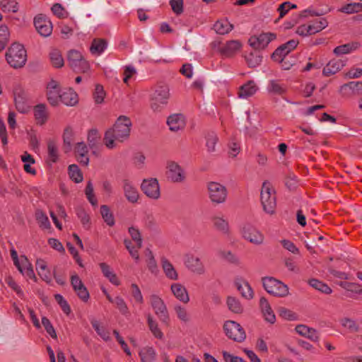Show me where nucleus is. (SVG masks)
Wrapping results in <instances>:
<instances>
[{"label":"nucleus","mask_w":362,"mask_h":362,"mask_svg":"<svg viewBox=\"0 0 362 362\" xmlns=\"http://www.w3.org/2000/svg\"><path fill=\"white\" fill-rule=\"evenodd\" d=\"M241 47L242 43L239 40H233L228 41L223 45H219L218 52L225 57H230L236 54Z\"/></svg>","instance_id":"nucleus-21"},{"label":"nucleus","mask_w":362,"mask_h":362,"mask_svg":"<svg viewBox=\"0 0 362 362\" xmlns=\"http://www.w3.org/2000/svg\"><path fill=\"white\" fill-rule=\"evenodd\" d=\"M47 111L45 105L39 104L34 107V116L38 124H43L47 119Z\"/></svg>","instance_id":"nucleus-32"},{"label":"nucleus","mask_w":362,"mask_h":362,"mask_svg":"<svg viewBox=\"0 0 362 362\" xmlns=\"http://www.w3.org/2000/svg\"><path fill=\"white\" fill-rule=\"evenodd\" d=\"M54 298H55L56 301L60 305L63 312L64 313H66V315H69L71 312V308H70V306L69 305L67 301L60 294H56Z\"/></svg>","instance_id":"nucleus-64"},{"label":"nucleus","mask_w":362,"mask_h":362,"mask_svg":"<svg viewBox=\"0 0 362 362\" xmlns=\"http://www.w3.org/2000/svg\"><path fill=\"white\" fill-rule=\"evenodd\" d=\"M345 66V61L339 59H333L323 69V74L329 76L338 72Z\"/></svg>","instance_id":"nucleus-26"},{"label":"nucleus","mask_w":362,"mask_h":362,"mask_svg":"<svg viewBox=\"0 0 362 362\" xmlns=\"http://www.w3.org/2000/svg\"><path fill=\"white\" fill-rule=\"evenodd\" d=\"M85 194L89 202L93 205H97V199L93 193V186L90 181H88L85 189Z\"/></svg>","instance_id":"nucleus-58"},{"label":"nucleus","mask_w":362,"mask_h":362,"mask_svg":"<svg viewBox=\"0 0 362 362\" xmlns=\"http://www.w3.org/2000/svg\"><path fill=\"white\" fill-rule=\"evenodd\" d=\"M6 59L8 64L14 68L23 67L27 61L26 50L18 43H13L6 53Z\"/></svg>","instance_id":"nucleus-3"},{"label":"nucleus","mask_w":362,"mask_h":362,"mask_svg":"<svg viewBox=\"0 0 362 362\" xmlns=\"http://www.w3.org/2000/svg\"><path fill=\"white\" fill-rule=\"evenodd\" d=\"M170 97V88L168 85L158 86L151 98V107L153 111L161 112L167 106Z\"/></svg>","instance_id":"nucleus-4"},{"label":"nucleus","mask_w":362,"mask_h":362,"mask_svg":"<svg viewBox=\"0 0 362 362\" xmlns=\"http://www.w3.org/2000/svg\"><path fill=\"white\" fill-rule=\"evenodd\" d=\"M161 265L163 272L166 277L170 280L176 281L178 279V274L174 266L166 258L161 259Z\"/></svg>","instance_id":"nucleus-28"},{"label":"nucleus","mask_w":362,"mask_h":362,"mask_svg":"<svg viewBox=\"0 0 362 362\" xmlns=\"http://www.w3.org/2000/svg\"><path fill=\"white\" fill-rule=\"evenodd\" d=\"M122 188L124 196L128 202L131 203L137 202L139 194L137 189L131 181L129 180H124L122 182Z\"/></svg>","instance_id":"nucleus-22"},{"label":"nucleus","mask_w":362,"mask_h":362,"mask_svg":"<svg viewBox=\"0 0 362 362\" xmlns=\"http://www.w3.org/2000/svg\"><path fill=\"white\" fill-rule=\"evenodd\" d=\"M147 323L149 329L151 330V333L156 338L159 339L163 338V334L161 332L160 329L158 327V322L153 318V317L151 315H148L147 316Z\"/></svg>","instance_id":"nucleus-40"},{"label":"nucleus","mask_w":362,"mask_h":362,"mask_svg":"<svg viewBox=\"0 0 362 362\" xmlns=\"http://www.w3.org/2000/svg\"><path fill=\"white\" fill-rule=\"evenodd\" d=\"M170 290L173 296L180 302L187 303L189 296L186 288L180 283H173L170 286Z\"/></svg>","instance_id":"nucleus-23"},{"label":"nucleus","mask_w":362,"mask_h":362,"mask_svg":"<svg viewBox=\"0 0 362 362\" xmlns=\"http://www.w3.org/2000/svg\"><path fill=\"white\" fill-rule=\"evenodd\" d=\"M212 223L215 228L223 233L228 235L230 233V226L228 221L223 216H214L212 218Z\"/></svg>","instance_id":"nucleus-29"},{"label":"nucleus","mask_w":362,"mask_h":362,"mask_svg":"<svg viewBox=\"0 0 362 362\" xmlns=\"http://www.w3.org/2000/svg\"><path fill=\"white\" fill-rule=\"evenodd\" d=\"M34 25L38 33L43 37H48L52 34V25L45 16L39 15L34 19Z\"/></svg>","instance_id":"nucleus-16"},{"label":"nucleus","mask_w":362,"mask_h":362,"mask_svg":"<svg viewBox=\"0 0 362 362\" xmlns=\"http://www.w3.org/2000/svg\"><path fill=\"white\" fill-rule=\"evenodd\" d=\"M258 90L257 83L254 80H249L239 87L238 97L240 99H247L255 95Z\"/></svg>","instance_id":"nucleus-19"},{"label":"nucleus","mask_w":362,"mask_h":362,"mask_svg":"<svg viewBox=\"0 0 362 362\" xmlns=\"http://www.w3.org/2000/svg\"><path fill=\"white\" fill-rule=\"evenodd\" d=\"M278 312L279 316L286 320L295 321L298 318L297 313L284 307L279 308Z\"/></svg>","instance_id":"nucleus-51"},{"label":"nucleus","mask_w":362,"mask_h":362,"mask_svg":"<svg viewBox=\"0 0 362 362\" xmlns=\"http://www.w3.org/2000/svg\"><path fill=\"white\" fill-rule=\"evenodd\" d=\"M241 234L245 240L255 245H260L264 243V235L255 227L250 224H245L243 226Z\"/></svg>","instance_id":"nucleus-11"},{"label":"nucleus","mask_w":362,"mask_h":362,"mask_svg":"<svg viewBox=\"0 0 362 362\" xmlns=\"http://www.w3.org/2000/svg\"><path fill=\"white\" fill-rule=\"evenodd\" d=\"M167 124L172 132H177L185 126V118L182 114H173L168 117Z\"/></svg>","instance_id":"nucleus-24"},{"label":"nucleus","mask_w":362,"mask_h":362,"mask_svg":"<svg viewBox=\"0 0 362 362\" xmlns=\"http://www.w3.org/2000/svg\"><path fill=\"white\" fill-rule=\"evenodd\" d=\"M141 191L148 198L157 200L160 197L158 181L156 178L144 179L141 185Z\"/></svg>","instance_id":"nucleus-10"},{"label":"nucleus","mask_w":362,"mask_h":362,"mask_svg":"<svg viewBox=\"0 0 362 362\" xmlns=\"http://www.w3.org/2000/svg\"><path fill=\"white\" fill-rule=\"evenodd\" d=\"M67 61L69 66L76 72L85 73L90 68L88 62L83 58L81 53L75 49L68 52Z\"/></svg>","instance_id":"nucleus-6"},{"label":"nucleus","mask_w":362,"mask_h":362,"mask_svg":"<svg viewBox=\"0 0 362 362\" xmlns=\"http://www.w3.org/2000/svg\"><path fill=\"white\" fill-rule=\"evenodd\" d=\"M174 310L177 318L183 322H188L190 320V316L185 308L180 305H175Z\"/></svg>","instance_id":"nucleus-49"},{"label":"nucleus","mask_w":362,"mask_h":362,"mask_svg":"<svg viewBox=\"0 0 362 362\" xmlns=\"http://www.w3.org/2000/svg\"><path fill=\"white\" fill-rule=\"evenodd\" d=\"M218 141L216 134L214 132L209 133L206 136V147L209 152H214Z\"/></svg>","instance_id":"nucleus-60"},{"label":"nucleus","mask_w":362,"mask_h":362,"mask_svg":"<svg viewBox=\"0 0 362 362\" xmlns=\"http://www.w3.org/2000/svg\"><path fill=\"white\" fill-rule=\"evenodd\" d=\"M310 33L314 35L322 30L328 25V22L326 18L317 19L309 24Z\"/></svg>","instance_id":"nucleus-41"},{"label":"nucleus","mask_w":362,"mask_h":362,"mask_svg":"<svg viewBox=\"0 0 362 362\" xmlns=\"http://www.w3.org/2000/svg\"><path fill=\"white\" fill-rule=\"evenodd\" d=\"M105 93L103 86L97 84L93 92V98L97 104H100L103 102Z\"/></svg>","instance_id":"nucleus-57"},{"label":"nucleus","mask_w":362,"mask_h":362,"mask_svg":"<svg viewBox=\"0 0 362 362\" xmlns=\"http://www.w3.org/2000/svg\"><path fill=\"white\" fill-rule=\"evenodd\" d=\"M116 308L123 315L129 314V308L124 300L121 296H116L114 298V303Z\"/></svg>","instance_id":"nucleus-55"},{"label":"nucleus","mask_w":362,"mask_h":362,"mask_svg":"<svg viewBox=\"0 0 362 362\" xmlns=\"http://www.w3.org/2000/svg\"><path fill=\"white\" fill-rule=\"evenodd\" d=\"M49 60L52 65L55 68H61L64 64L61 52L57 49H53L49 52Z\"/></svg>","instance_id":"nucleus-37"},{"label":"nucleus","mask_w":362,"mask_h":362,"mask_svg":"<svg viewBox=\"0 0 362 362\" xmlns=\"http://www.w3.org/2000/svg\"><path fill=\"white\" fill-rule=\"evenodd\" d=\"M262 281L267 293L279 297H284L288 294V286L281 281L273 277H264Z\"/></svg>","instance_id":"nucleus-5"},{"label":"nucleus","mask_w":362,"mask_h":362,"mask_svg":"<svg viewBox=\"0 0 362 362\" xmlns=\"http://www.w3.org/2000/svg\"><path fill=\"white\" fill-rule=\"evenodd\" d=\"M235 285L243 297L247 299H251L253 297V291L247 281L235 282Z\"/></svg>","instance_id":"nucleus-39"},{"label":"nucleus","mask_w":362,"mask_h":362,"mask_svg":"<svg viewBox=\"0 0 362 362\" xmlns=\"http://www.w3.org/2000/svg\"><path fill=\"white\" fill-rule=\"evenodd\" d=\"M259 307L265 320L271 324L274 323L276 321V316L268 300L264 297H262L260 298Z\"/></svg>","instance_id":"nucleus-25"},{"label":"nucleus","mask_w":362,"mask_h":362,"mask_svg":"<svg viewBox=\"0 0 362 362\" xmlns=\"http://www.w3.org/2000/svg\"><path fill=\"white\" fill-rule=\"evenodd\" d=\"M150 304L159 320L163 323L167 324L169 321V314L163 299L158 296L153 294L150 296Z\"/></svg>","instance_id":"nucleus-9"},{"label":"nucleus","mask_w":362,"mask_h":362,"mask_svg":"<svg viewBox=\"0 0 362 362\" xmlns=\"http://www.w3.org/2000/svg\"><path fill=\"white\" fill-rule=\"evenodd\" d=\"M100 134L97 129H90L88 134V142L90 148H93L97 146L99 140Z\"/></svg>","instance_id":"nucleus-54"},{"label":"nucleus","mask_w":362,"mask_h":362,"mask_svg":"<svg viewBox=\"0 0 362 362\" xmlns=\"http://www.w3.org/2000/svg\"><path fill=\"white\" fill-rule=\"evenodd\" d=\"M338 11L346 13L352 14L362 11V3H349L347 4L340 8Z\"/></svg>","instance_id":"nucleus-43"},{"label":"nucleus","mask_w":362,"mask_h":362,"mask_svg":"<svg viewBox=\"0 0 362 362\" xmlns=\"http://www.w3.org/2000/svg\"><path fill=\"white\" fill-rule=\"evenodd\" d=\"M100 268L103 274V275L109 279V281L115 286H119L120 284V281L118 279L117 275L112 271L110 267L105 263L102 262L99 264Z\"/></svg>","instance_id":"nucleus-34"},{"label":"nucleus","mask_w":362,"mask_h":362,"mask_svg":"<svg viewBox=\"0 0 362 362\" xmlns=\"http://www.w3.org/2000/svg\"><path fill=\"white\" fill-rule=\"evenodd\" d=\"M76 213L78 218L80 219L83 226L88 229L90 227V216L82 207H77L76 209Z\"/></svg>","instance_id":"nucleus-48"},{"label":"nucleus","mask_w":362,"mask_h":362,"mask_svg":"<svg viewBox=\"0 0 362 362\" xmlns=\"http://www.w3.org/2000/svg\"><path fill=\"white\" fill-rule=\"evenodd\" d=\"M223 329L226 335L233 341L241 342L246 337L243 328L235 321H226L223 325Z\"/></svg>","instance_id":"nucleus-8"},{"label":"nucleus","mask_w":362,"mask_h":362,"mask_svg":"<svg viewBox=\"0 0 362 362\" xmlns=\"http://www.w3.org/2000/svg\"><path fill=\"white\" fill-rule=\"evenodd\" d=\"M136 74V70L132 65H127L124 67V83L128 84L129 80Z\"/></svg>","instance_id":"nucleus-62"},{"label":"nucleus","mask_w":362,"mask_h":362,"mask_svg":"<svg viewBox=\"0 0 362 362\" xmlns=\"http://www.w3.org/2000/svg\"><path fill=\"white\" fill-rule=\"evenodd\" d=\"M233 28V25L227 20H221L216 22L214 25V29L216 33L219 35H225L230 32Z\"/></svg>","instance_id":"nucleus-36"},{"label":"nucleus","mask_w":362,"mask_h":362,"mask_svg":"<svg viewBox=\"0 0 362 362\" xmlns=\"http://www.w3.org/2000/svg\"><path fill=\"white\" fill-rule=\"evenodd\" d=\"M276 35L271 33H262L258 36H252L249 39V44L255 49H264L275 39Z\"/></svg>","instance_id":"nucleus-18"},{"label":"nucleus","mask_w":362,"mask_h":362,"mask_svg":"<svg viewBox=\"0 0 362 362\" xmlns=\"http://www.w3.org/2000/svg\"><path fill=\"white\" fill-rule=\"evenodd\" d=\"M340 323L342 327L347 328L351 332H357L359 331V326L355 320L349 318L343 317L340 320Z\"/></svg>","instance_id":"nucleus-50"},{"label":"nucleus","mask_w":362,"mask_h":362,"mask_svg":"<svg viewBox=\"0 0 362 362\" xmlns=\"http://www.w3.org/2000/svg\"><path fill=\"white\" fill-rule=\"evenodd\" d=\"M260 199L264 212L270 215L274 214L276 206V192L268 181L262 183Z\"/></svg>","instance_id":"nucleus-2"},{"label":"nucleus","mask_w":362,"mask_h":362,"mask_svg":"<svg viewBox=\"0 0 362 362\" xmlns=\"http://www.w3.org/2000/svg\"><path fill=\"white\" fill-rule=\"evenodd\" d=\"M48 159L52 163H56L58 160V149L54 141L48 143Z\"/></svg>","instance_id":"nucleus-56"},{"label":"nucleus","mask_w":362,"mask_h":362,"mask_svg":"<svg viewBox=\"0 0 362 362\" xmlns=\"http://www.w3.org/2000/svg\"><path fill=\"white\" fill-rule=\"evenodd\" d=\"M167 177L173 182H182L185 180V173L183 168L175 161L167 163Z\"/></svg>","instance_id":"nucleus-13"},{"label":"nucleus","mask_w":362,"mask_h":362,"mask_svg":"<svg viewBox=\"0 0 362 362\" xmlns=\"http://www.w3.org/2000/svg\"><path fill=\"white\" fill-rule=\"evenodd\" d=\"M42 324L43 327H45L46 332L48 333V334L54 338H57V334L55 332L54 328L53 327L52 325L51 324L49 319H47L46 317H43L42 318Z\"/></svg>","instance_id":"nucleus-63"},{"label":"nucleus","mask_w":362,"mask_h":362,"mask_svg":"<svg viewBox=\"0 0 362 362\" xmlns=\"http://www.w3.org/2000/svg\"><path fill=\"white\" fill-rule=\"evenodd\" d=\"M361 47L358 42H351L342 45L337 46L333 50L336 55L346 54L358 49Z\"/></svg>","instance_id":"nucleus-30"},{"label":"nucleus","mask_w":362,"mask_h":362,"mask_svg":"<svg viewBox=\"0 0 362 362\" xmlns=\"http://www.w3.org/2000/svg\"><path fill=\"white\" fill-rule=\"evenodd\" d=\"M250 67H256L262 62V57L257 52H251L245 57Z\"/></svg>","instance_id":"nucleus-53"},{"label":"nucleus","mask_w":362,"mask_h":362,"mask_svg":"<svg viewBox=\"0 0 362 362\" xmlns=\"http://www.w3.org/2000/svg\"><path fill=\"white\" fill-rule=\"evenodd\" d=\"M208 192L211 201L214 204H222L227 198V189L223 185L211 182L208 183Z\"/></svg>","instance_id":"nucleus-7"},{"label":"nucleus","mask_w":362,"mask_h":362,"mask_svg":"<svg viewBox=\"0 0 362 362\" xmlns=\"http://www.w3.org/2000/svg\"><path fill=\"white\" fill-rule=\"evenodd\" d=\"M100 214L104 221L109 226H112L115 225V218L112 214L110 212L109 207L107 205H102L100 206Z\"/></svg>","instance_id":"nucleus-46"},{"label":"nucleus","mask_w":362,"mask_h":362,"mask_svg":"<svg viewBox=\"0 0 362 362\" xmlns=\"http://www.w3.org/2000/svg\"><path fill=\"white\" fill-rule=\"evenodd\" d=\"M59 100L68 106H74L78 103V95L73 90L69 89L61 94Z\"/></svg>","instance_id":"nucleus-33"},{"label":"nucleus","mask_w":362,"mask_h":362,"mask_svg":"<svg viewBox=\"0 0 362 362\" xmlns=\"http://www.w3.org/2000/svg\"><path fill=\"white\" fill-rule=\"evenodd\" d=\"M9 31L5 25H0V51L3 50L8 42Z\"/></svg>","instance_id":"nucleus-52"},{"label":"nucleus","mask_w":362,"mask_h":362,"mask_svg":"<svg viewBox=\"0 0 362 362\" xmlns=\"http://www.w3.org/2000/svg\"><path fill=\"white\" fill-rule=\"evenodd\" d=\"M75 153L77 160L85 166H88L89 163V158L88 156V148L85 143H78L75 147Z\"/></svg>","instance_id":"nucleus-27"},{"label":"nucleus","mask_w":362,"mask_h":362,"mask_svg":"<svg viewBox=\"0 0 362 362\" xmlns=\"http://www.w3.org/2000/svg\"><path fill=\"white\" fill-rule=\"evenodd\" d=\"M132 124L130 119L126 116H120L114 126L105 132L104 144L107 148L112 149L117 146V142H123L130 134Z\"/></svg>","instance_id":"nucleus-1"},{"label":"nucleus","mask_w":362,"mask_h":362,"mask_svg":"<svg viewBox=\"0 0 362 362\" xmlns=\"http://www.w3.org/2000/svg\"><path fill=\"white\" fill-rule=\"evenodd\" d=\"M296 4H293L289 1L282 3L277 8V11L279 13V18H283L291 9L296 8Z\"/></svg>","instance_id":"nucleus-59"},{"label":"nucleus","mask_w":362,"mask_h":362,"mask_svg":"<svg viewBox=\"0 0 362 362\" xmlns=\"http://www.w3.org/2000/svg\"><path fill=\"white\" fill-rule=\"evenodd\" d=\"M69 174L70 178L76 183H79L83 180V175L78 165L73 164L69 166Z\"/></svg>","instance_id":"nucleus-47"},{"label":"nucleus","mask_w":362,"mask_h":362,"mask_svg":"<svg viewBox=\"0 0 362 362\" xmlns=\"http://www.w3.org/2000/svg\"><path fill=\"white\" fill-rule=\"evenodd\" d=\"M267 90L271 94L282 95L286 91V87L279 81L271 80L269 81Z\"/></svg>","instance_id":"nucleus-35"},{"label":"nucleus","mask_w":362,"mask_h":362,"mask_svg":"<svg viewBox=\"0 0 362 362\" xmlns=\"http://www.w3.org/2000/svg\"><path fill=\"white\" fill-rule=\"evenodd\" d=\"M129 233L132 237V239L136 243L137 248H141L142 238L139 230L134 227H130L129 228Z\"/></svg>","instance_id":"nucleus-61"},{"label":"nucleus","mask_w":362,"mask_h":362,"mask_svg":"<svg viewBox=\"0 0 362 362\" xmlns=\"http://www.w3.org/2000/svg\"><path fill=\"white\" fill-rule=\"evenodd\" d=\"M13 96L17 110L21 113L28 112L30 106L25 91L20 88H16L13 91Z\"/></svg>","instance_id":"nucleus-20"},{"label":"nucleus","mask_w":362,"mask_h":362,"mask_svg":"<svg viewBox=\"0 0 362 362\" xmlns=\"http://www.w3.org/2000/svg\"><path fill=\"white\" fill-rule=\"evenodd\" d=\"M184 264L191 272L203 274L205 272V267L200 258L193 254L187 253L184 257Z\"/></svg>","instance_id":"nucleus-14"},{"label":"nucleus","mask_w":362,"mask_h":362,"mask_svg":"<svg viewBox=\"0 0 362 362\" xmlns=\"http://www.w3.org/2000/svg\"><path fill=\"white\" fill-rule=\"evenodd\" d=\"M298 41L291 40L286 43L279 47L272 54V58L274 61L278 62H284L287 55L296 47L298 45Z\"/></svg>","instance_id":"nucleus-15"},{"label":"nucleus","mask_w":362,"mask_h":362,"mask_svg":"<svg viewBox=\"0 0 362 362\" xmlns=\"http://www.w3.org/2000/svg\"><path fill=\"white\" fill-rule=\"evenodd\" d=\"M35 218L40 228L43 229H49L51 228V224L48 217L42 211H36Z\"/></svg>","instance_id":"nucleus-44"},{"label":"nucleus","mask_w":362,"mask_h":362,"mask_svg":"<svg viewBox=\"0 0 362 362\" xmlns=\"http://www.w3.org/2000/svg\"><path fill=\"white\" fill-rule=\"evenodd\" d=\"M309 284L313 288L325 294H329L332 291L331 288L328 286L326 284H324L323 282L315 279L310 280Z\"/></svg>","instance_id":"nucleus-45"},{"label":"nucleus","mask_w":362,"mask_h":362,"mask_svg":"<svg viewBox=\"0 0 362 362\" xmlns=\"http://www.w3.org/2000/svg\"><path fill=\"white\" fill-rule=\"evenodd\" d=\"M107 41L102 38H95L90 47V52L92 54L95 56L100 55L107 48Z\"/></svg>","instance_id":"nucleus-31"},{"label":"nucleus","mask_w":362,"mask_h":362,"mask_svg":"<svg viewBox=\"0 0 362 362\" xmlns=\"http://www.w3.org/2000/svg\"><path fill=\"white\" fill-rule=\"evenodd\" d=\"M339 92L341 97L349 98L353 95H362V81H352L341 85Z\"/></svg>","instance_id":"nucleus-12"},{"label":"nucleus","mask_w":362,"mask_h":362,"mask_svg":"<svg viewBox=\"0 0 362 362\" xmlns=\"http://www.w3.org/2000/svg\"><path fill=\"white\" fill-rule=\"evenodd\" d=\"M226 303L228 309L231 312L237 314H240L243 312V307L238 298L233 296H229L227 298Z\"/></svg>","instance_id":"nucleus-42"},{"label":"nucleus","mask_w":362,"mask_h":362,"mask_svg":"<svg viewBox=\"0 0 362 362\" xmlns=\"http://www.w3.org/2000/svg\"><path fill=\"white\" fill-rule=\"evenodd\" d=\"M60 90L61 88L59 83L57 81L52 79L47 83V100L52 106H56L58 105L61 96Z\"/></svg>","instance_id":"nucleus-17"},{"label":"nucleus","mask_w":362,"mask_h":362,"mask_svg":"<svg viewBox=\"0 0 362 362\" xmlns=\"http://www.w3.org/2000/svg\"><path fill=\"white\" fill-rule=\"evenodd\" d=\"M142 362H153L156 360V354L152 347H144L139 352Z\"/></svg>","instance_id":"nucleus-38"}]
</instances>
